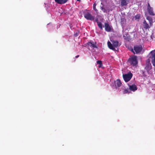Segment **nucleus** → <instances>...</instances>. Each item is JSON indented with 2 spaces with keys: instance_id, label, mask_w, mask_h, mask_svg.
Instances as JSON below:
<instances>
[{
  "instance_id": "20",
  "label": "nucleus",
  "mask_w": 155,
  "mask_h": 155,
  "mask_svg": "<svg viewBox=\"0 0 155 155\" xmlns=\"http://www.w3.org/2000/svg\"><path fill=\"white\" fill-rule=\"evenodd\" d=\"M96 4L95 3H94L93 4V8L94 9L95 11H97V9L96 8Z\"/></svg>"
},
{
  "instance_id": "16",
  "label": "nucleus",
  "mask_w": 155,
  "mask_h": 155,
  "mask_svg": "<svg viewBox=\"0 0 155 155\" xmlns=\"http://www.w3.org/2000/svg\"><path fill=\"white\" fill-rule=\"evenodd\" d=\"M126 21V20L124 18H121V23L122 25L124 24Z\"/></svg>"
},
{
  "instance_id": "26",
  "label": "nucleus",
  "mask_w": 155,
  "mask_h": 155,
  "mask_svg": "<svg viewBox=\"0 0 155 155\" xmlns=\"http://www.w3.org/2000/svg\"><path fill=\"white\" fill-rule=\"evenodd\" d=\"M132 52H133V53H134V54H135V53L134 52V51H133V49H132Z\"/></svg>"
},
{
  "instance_id": "1",
  "label": "nucleus",
  "mask_w": 155,
  "mask_h": 155,
  "mask_svg": "<svg viewBox=\"0 0 155 155\" xmlns=\"http://www.w3.org/2000/svg\"><path fill=\"white\" fill-rule=\"evenodd\" d=\"M110 41L112 43L108 41L107 45L108 48L110 49L113 50H115V48H117L119 45H121L120 44H119V42L117 40H110Z\"/></svg>"
},
{
  "instance_id": "12",
  "label": "nucleus",
  "mask_w": 155,
  "mask_h": 155,
  "mask_svg": "<svg viewBox=\"0 0 155 155\" xmlns=\"http://www.w3.org/2000/svg\"><path fill=\"white\" fill-rule=\"evenodd\" d=\"M120 5L124 6L127 5L129 3L128 0H120Z\"/></svg>"
},
{
  "instance_id": "18",
  "label": "nucleus",
  "mask_w": 155,
  "mask_h": 155,
  "mask_svg": "<svg viewBox=\"0 0 155 155\" xmlns=\"http://www.w3.org/2000/svg\"><path fill=\"white\" fill-rule=\"evenodd\" d=\"M130 92L129 91V89H125L123 92V93L124 94H125L126 93H129Z\"/></svg>"
},
{
  "instance_id": "7",
  "label": "nucleus",
  "mask_w": 155,
  "mask_h": 155,
  "mask_svg": "<svg viewBox=\"0 0 155 155\" xmlns=\"http://www.w3.org/2000/svg\"><path fill=\"white\" fill-rule=\"evenodd\" d=\"M87 44L89 47L93 48H97L96 45V43H94L93 41H91L88 42Z\"/></svg>"
},
{
  "instance_id": "22",
  "label": "nucleus",
  "mask_w": 155,
  "mask_h": 155,
  "mask_svg": "<svg viewBox=\"0 0 155 155\" xmlns=\"http://www.w3.org/2000/svg\"><path fill=\"white\" fill-rule=\"evenodd\" d=\"M101 9L104 12H107V10L103 7H101Z\"/></svg>"
},
{
  "instance_id": "2",
  "label": "nucleus",
  "mask_w": 155,
  "mask_h": 155,
  "mask_svg": "<svg viewBox=\"0 0 155 155\" xmlns=\"http://www.w3.org/2000/svg\"><path fill=\"white\" fill-rule=\"evenodd\" d=\"M128 61L133 66H136L138 63L137 56H134L129 58Z\"/></svg>"
},
{
  "instance_id": "9",
  "label": "nucleus",
  "mask_w": 155,
  "mask_h": 155,
  "mask_svg": "<svg viewBox=\"0 0 155 155\" xmlns=\"http://www.w3.org/2000/svg\"><path fill=\"white\" fill-rule=\"evenodd\" d=\"M115 86L116 88L119 87H120L122 84V83L120 79H117L114 82Z\"/></svg>"
},
{
  "instance_id": "8",
  "label": "nucleus",
  "mask_w": 155,
  "mask_h": 155,
  "mask_svg": "<svg viewBox=\"0 0 155 155\" xmlns=\"http://www.w3.org/2000/svg\"><path fill=\"white\" fill-rule=\"evenodd\" d=\"M104 26L105 28V30L106 31H111L112 28L110 27L108 23H104Z\"/></svg>"
},
{
  "instance_id": "5",
  "label": "nucleus",
  "mask_w": 155,
  "mask_h": 155,
  "mask_svg": "<svg viewBox=\"0 0 155 155\" xmlns=\"http://www.w3.org/2000/svg\"><path fill=\"white\" fill-rule=\"evenodd\" d=\"M142 49V47L141 45H136L134 46V50L136 54L140 52Z\"/></svg>"
},
{
  "instance_id": "10",
  "label": "nucleus",
  "mask_w": 155,
  "mask_h": 155,
  "mask_svg": "<svg viewBox=\"0 0 155 155\" xmlns=\"http://www.w3.org/2000/svg\"><path fill=\"white\" fill-rule=\"evenodd\" d=\"M147 9L149 14L151 15H154L155 14L154 13L153 11V8L151 7L148 4V5L147 7Z\"/></svg>"
},
{
  "instance_id": "24",
  "label": "nucleus",
  "mask_w": 155,
  "mask_h": 155,
  "mask_svg": "<svg viewBox=\"0 0 155 155\" xmlns=\"http://www.w3.org/2000/svg\"><path fill=\"white\" fill-rule=\"evenodd\" d=\"M95 21H96V22H97V23L99 22V21H98V18H96Z\"/></svg>"
},
{
  "instance_id": "19",
  "label": "nucleus",
  "mask_w": 155,
  "mask_h": 155,
  "mask_svg": "<svg viewBox=\"0 0 155 155\" xmlns=\"http://www.w3.org/2000/svg\"><path fill=\"white\" fill-rule=\"evenodd\" d=\"M141 15L140 14H138L136 15L135 16V20L139 19L140 18Z\"/></svg>"
},
{
  "instance_id": "23",
  "label": "nucleus",
  "mask_w": 155,
  "mask_h": 155,
  "mask_svg": "<svg viewBox=\"0 0 155 155\" xmlns=\"http://www.w3.org/2000/svg\"><path fill=\"white\" fill-rule=\"evenodd\" d=\"M79 34V32H76L74 34V36L75 37H77V36Z\"/></svg>"
},
{
  "instance_id": "21",
  "label": "nucleus",
  "mask_w": 155,
  "mask_h": 155,
  "mask_svg": "<svg viewBox=\"0 0 155 155\" xmlns=\"http://www.w3.org/2000/svg\"><path fill=\"white\" fill-rule=\"evenodd\" d=\"M97 64H99L100 65L99 67L101 66L102 64V61H97Z\"/></svg>"
},
{
  "instance_id": "27",
  "label": "nucleus",
  "mask_w": 155,
  "mask_h": 155,
  "mask_svg": "<svg viewBox=\"0 0 155 155\" xmlns=\"http://www.w3.org/2000/svg\"><path fill=\"white\" fill-rule=\"evenodd\" d=\"M147 61H148V62H150V61H149V59H148L147 60Z\"/></svg>"
},
{
  "instance_id": "14",
  "label": "nucleus",
  "mask_w": 155,
  "mask_h": 155,
  "mask_svg": "<svg viewBox=\"0 0 155 155\" xmlns=\"http://www.w3.org/2000/svg\"><path fill=\"white\" fill-rule=\"evenodd\" d=\"M54 1L58 4H63L66 3L68 0H54Z\"/></svg>"
},
{
  "instance_id": "6",
  "label": "nucleus",
  "mask_w": 155,
  "mask_h": 155,
  "mask_svg": "<svg viewBox=\"0 0 155 155\" xmlns=\"http://www.w3.org/2000/svg\"><path fill=\"white\" fill-rule=\"evenodd\" d=\"M152 26H150V24L149 25L147 23L145 20H144L143 22V28L144 29L146 30L147 29H149L150 27Z\"/></svg>"
},
{
  "instance_id": "11",
  "label": "nucleus",
  "mask_w": 155,
  "mask_h": 155,
  "mask_svg": "<svg viewBox=\"0 0 155 155\" xmlns=\"http://www.w3.org/2000/svg\"><path fill=\"white\" fill-rule=\"evenodd\" d=\"M154 52L153 54H152V61L151 62L152 64L155 67V51H152L151 52Z\"/></svg>"
},
{
  "instance_id": "25",
  "label": "nucleus",
  "mask_w": 155,
  "mask_h": 155,
  "mask_svg": "<svg viewBox=\"0 0 155 155\" xmlns=\"http://www.w3.org/2000/svg\"><path fill=\"white\" fill-rule=\"evenodd\" d=\"M79 55H77L75 56V58H78V57H79Z\"/></svg>"
},
{
  "instance_id": "17",
  "label": "nucleus",
  "mask_w": 155,
  "mask_h": 155,
  "mask_svg": "<svg viewBox=\"0 0 155 155\" xmlns=\"http://www.w3.org/2000/svg\"><path fill=\"white\" fill-rule=\"evenodd\" d=\"M98 26V27L101 29L102 30L103 29V27L102 26V24L100 22H99L97 23Z\"/></svg>"
},
{
  "instance_id": "4",
  "label": "nucleus",
  "mask_w": 155,
  "mask_h": 155,
  "mask_svg": "<svg viewBox=\"0 0 155 155\" xmlns=\"http://www.w3.org/2000/svg\"><path fill=\"white\" fill-rule=\"evenodd\" d=\"M132 74L131 73L123 74V78L126 82H127L129 81L131 78L132 77Z\"/></svg>"
},
{
  "instance_id": "13",
  "label": "nucleus",
  "mask_w": 155,
  "mask_h": 155,
  "mask_svg": "<svg viewBox=\"0 0 155 155\" xmlns=\"http://www.w3.org/2000/svg\"><path fill=\"white\" fill-rule=\"evenodd\" d=\"M129 87V90L133 91H135L137 89V86L135 84L130 85Z\"/></svg>"
},
{
  "instance_id": "15",
  "label": "nucleus",
  "mask_w": 155,
  "mask_h": 155,
  "mask_svg": "<svg viewBox=\"0 0 155 155\" xmlns=\"http://www.w3.org/2000/svg\"><path fill=\"white\" fill-rule=\"evenodd\" d=\"M146 19L148 20L150 25L152 26L153 23L152 18L151 17L147 16L146 18Z\"/></svg>"
},
{
  "instance_id": "28",
  "label": "nucleus",
  "mask_w": 155,
  "mask_h": 155,
  "mask_svg": "<svg viewBox=\"0 0 155 155\" xmlns=\"http://www.w3.org/2000/svg\"><path fill=\"white\" fill-rule=\"evenodd\" d=\"M77 1H79V2H80L81 1V0H77Z\"/></svg>"
},
{
  "instance_id": "3",
  "label": "nucleus",
  "mask_w": 155,
  "mask_h": 155,
  "mask_svg": "<svg viewBox=\"0 0 155 155\" xmlns=\"http://www.w3.org/2000/svg\"><path fill=\"white\" fill-rule=\"evenodd\" d=\"M84 17L87 20L93 21L95 19V16H92L90 13L87 12L84 13Z\"/></svg>"
}]
</instances>
